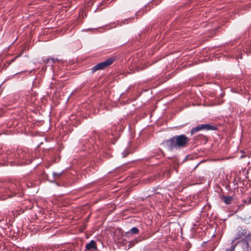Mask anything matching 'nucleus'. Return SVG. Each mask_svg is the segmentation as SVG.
I'll list each match as a JSON object with an SVG mask.
<instances>
[{"label": "nucleus", "instance_id": "obj_15", "mask_svg": "<svg viewBox=\"0 0 251 251\" xmlns=\"http://www.w3.org/2000/svg\"><path fill=\"white\" fill-rule=\"evenodd\" d=\"M143 13H142V10H139L137 12H136V13L135 14V16H139L140 15H141V14H142Z\"/></svg>", "mask_w": 251, "mask_h": 251}, {"label": "nucleus", "instance_id": "obj_6", "mask_svg": "<svg viewBox=\"0 0 251 251\" xmlns=\"http://www.w3.org/2000/svg\"><path fill=\"white\" fill-rule=\"evenodd\" d=\"M85 249L87 250H97L96 242L94 240H92L90 243L86 245Z\"/></svg>", "mask_w": 251, "mask_h": 251}, {"label": "nucleus", "instance_id": "obj_5", "mask_svg": "<svg viewBox=\"0 0 251 251\" xmlns=\"http://www.w3.org/2000/svg\"><path fill=\"white\" fill-rule=\"evenodd\" d=\"M21 190V186L17 183H11L9 187V191L13 192L14 195L17 193V191Z\"/></svg>", "mask_w": 251, "mask_h": 251}, {"label": "nucleus", "instance_id": "obj_14", "mask_svg": "<svg viewBox=\"0 0 251 251\" xmlns=\"http://www.w3.org/2000/svg\"><path fill=\"white\" fill-rule=\"evenodd\" d=\"M105 2H105V0H103V1H101V2L100 3V4L99 5L98 9H96V10H95V11H96V10H97L100 8V7L101 5H104V4L105 3Z\"/></svg>", "mask_w": 251, "mask_h": 251}, {"label": "nucleus", "instance_id": "obj_2", "mask_svg": "<svg viewBox=\"0 0 251 251\" xmlns=\"http://www.w3.org/2000/svg\"><path fill=\"white\" fill-rule=\"evenodd\" d=\"M58 62V60L56 58L49 57L44 59L43 60L44 66H43L42 70L45 71L48 69L50 72H54V68Z\"/></svg>", "mask_w": 251, "mask_h": 251}, {"label": "nucleus", "instance_id": "obj_4", "mask_svg": "<svg viewBox=\"0 0 251 251\" xmlns=\"http://www.w3.org/2000/svg\"><path fill=\"white\" fill-rule=\"evenodd\" d=\"M114 60L115 59L111 57L107 59L104 61L97 64L92 68V72L94 73L98 70L104 69V68L112 64Z\"/></svg>", "mask_w": 251, "mask_h": 251}, {"label": "nucleus", "instance_id": "obj_12", "mask_svg": "<svg viewBox=\"0 0 251 251\" xmlns=\"http://www.w3.org/2000/svg\"><path fill=\"white\" fill-rule=\"evenodd\" d=\"M62 172L60 173H55V172H53L52 175H53V178L54 180L57 179V177L60 176L61 174H62Z\"/></svg>", "mask_w": 251, "mask_h": 251}, {"label": "nucleus", "instance_id": "obj_1", "mask_svg": "<svg viewBox=\"0 0 251 251\" xmlns=\"http://www.w3.org/2000/svg\"><path fill=\"white\" fill-rule=\"evenodd\" d=\"M189 141V139L185 135H176L163 142L164 145L169 151L173 149H180L185 147Z\"/></svg>", "mask_w": 251, "mask_h": 251}, {"label": "nucleus", "instance_id": "obj_10", "mask_svg": "<svg viewBox=\"0 0 251 251\" xmlns=\"http://www.w3.org/2000/svg\"><path fill=\"white\" fill-rule=\"evenodd\" d=\"M201 130H202L201 129V125H198V126L195 127H193L191 129V135H193L195 133H196V132L200 131Z\"/></svg>", "mask_w": 251, "mask_h": 251}, {"label": "nucleus", "instance_id": "obj_3", "mask_svg": "<svg viewBox=\"0 0 251 251\" xmlns=\"http://www.w3.org/2000/svg\"><path fill=\"white\" fill-rule=\"evenodd\" d=\"M15 157L18 160H23L20 164H28L31 162L29 159L30 154L25 151L18 150L15 155Z\"/></svg>", "mask_w": 251, "mask_h": 251}, {"label": "nucleus", "instance_id": "obj_19", "mask_svg": "<svg viewBox=\"0 0 251 251\" xmlns=\"http://www.w3.org/2000/svg\"><path fill=\"white\" fill-rule=\"evenodd\" d=\"M226 251H229L228 249H226Z\"/></svg>", "mask_w": 251, "mask_h": 251}, {"label": "nucleus", "instance_id": "obj_7", "mask_svg": "<svg viewBox=\"0 0 251 251\" xmlns=\"http://www.w3.org/2000/svg\"><path fill=\"white\" fill-rule=\"evenodd\" d=\"M139 232V229L136 227H133L126 232V236L129 237L133 234H138Z\"/></svg>", "mask_w": 251, "mask_h": 251}, {"label": "nucleus", "instance_id": "obj_18", "mask_svg": "<svg viewBox=\"0 0 251 251\" xmlns=\"http://www.w3.org/2000/svg\"><path fill=\"white\" fill-rule=\"evenodd\" d=\"M50 182H54V180H52V181H50Z\"/></svg>", "mask_w": 251, "mask_h": 251}, {"label": "nucleus", "instance_id": "obj_13", "mask_svg": "<svg viewBox=\"0 0 251 251\" xmlns=\"http://www.w3.org/2000/svg\"><path fill=\"white\" fill-rule=\"evenodd\" d=\"M129 153L127 149H126L123 152L122 155L123 157H125L127 156V155Z\"/></svg>", "mask_w": 251, "mask_h": 251}, {"label": "nucleus", "instance_id": "obj_11", "mask_svg": "<svg viewBox=\"0 0 251 251\" xmlns=\"http://www.w3.org/2000/svg\"><path fill=\"white\" fill-rule=\"evenodd\" d=\"M138 242V240L137 239H135L133 241H131L129 242V248L130 247H132L133 246H134V245L136 243H137Z\"/></svg>", "mask_w": 251, "mask_h": 251}, {"label": "nucleus", "instance_id": "obj_8", "mask_svg": "<svg viewBox=\"0 0 251 251\" xmlns=\"http://www.w3.org/2000/svg\"><path fill=\"white\" fill-rule=\"evenodd\" d=\"M202 130H213L216 129V127L209 124L200 125Z\"/></svg>", "mask_w": 251, "mask_h": 251}, {"label": "nucleus", "instance_id": "obj_16", "mask_svg": "<svg viewBox=\"0 0 251 251\" xmlns=\"http://www.w3.org/2000/svg\"><path fill=\"white\" fill-rule=\"evenodd\" d=\"M132 18H128V19H126L124 20V21L123 22V24H127L128 23V21L130 20Z\"/></svg>", "mask_w": 251, "mask_h": 251}, {"label": "nucleus", "instance_id": "obj_17", "mask_svg": "<svg viewBox=\"0 0 251 251\" xmlns=\"http://www.w3.org/2000/svg\"><path fill=\"white\" fill-rule=\"evenodd\" d=\"M8 196H9V197H12L13 195L8 194Z\"/></svg>", "mask_w": 251, "mask_h": 251}, {"label": "nucleus", "instance_id": "obj_9", "mask_svg": "<svg viewBox=\"0 0 251 251\" xmlns=\"http://www.w3.org/2000/svg\"><path fill=\"white\" fill-rule=\"evenodd\" d=\"M221 199L224 200L226 204H229L231 203L232 201L233 200V198L231 196L226 197L222 196L221 197Z\"/></svg>", "mask_w": 251, "mask_h": 251}]
</instances>
